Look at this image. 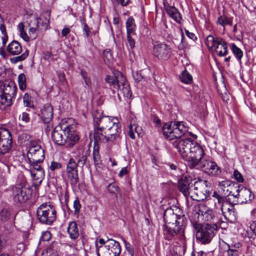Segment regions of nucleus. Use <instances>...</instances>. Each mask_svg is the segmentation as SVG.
<instances>
[{"mask_svg": "<svg viewBox=\"0 0 256 256\" xmlns=\"http://www.w3.org/2000/svg\"><path fill=\"white\" fill-rule=\"evenodd\" d=\"M93 118L95 144L112 142L120 138L121 126L117 118L100 115L97 116L95 114Z\"/></svg>", "mask_w": 256, "mask_h": 256, "instance_id": "1", "label": "nucleus"}, {"mask_svg": "<svg viewBox=\"0 0 256 256\" xmlns=\"http://www.w3.org/2000/svg\"><path fill=\"white\" fill-rule=\"evenodd\" d=\"M180 210L176 206L167 208L164 214V222L170 226H166L164 229L166 240H170L175 236L178 235L180 238L184 236L186 222L184 216L178 214Z\"/></svg>", "mask_w": 256, "mask_h": 256, "instance_id": "2", "label": "nucleus"}, {"mask_svg": "<svg viewBox=\"0 0 256 256\" xmlns=\"http://www.w3.org/2000/svg\"><path fill=\"white\" fill-rule=\"evenodd\" d=\"M51 138L55 144L66 146L68 148H72L80 140V136L76 131V126L64 122L60 123L54 128L51 134Z\"/></svg>", "mask_w": 256, "mask_h": 256, "instance_id": "3", "label": "nucleus"}, {"mask_svg": "<svg viewBox=\"0 0 256 256\" xmlns=\"http://www.w3.org/2000/svg\"><path fill=\"white\" fill-rule=\"evenodd\" d=\"M162 131L166 138L178 140L186 134L188 128L183 122H170L164 124Z\"/></svg>", "mask_w": 256, "mask_h": 256, "instance_id": "4", "label": "nucleus"}, {"mask_svg": "<svg viewBox=\"0 0 256 256\" xmlns=\"http://www.w3.org/2000/svg\"><path fill=\"white\" fill-rule=\"evenodd\" d=\"M36 217L40 223L51 225L56 220V210L50 202L43 203L37 208Z\"/></svg>", "mask_w": 256, "mask_h": 256, "instance_id": "5", "label": "nucleus"}, {"mask_svg": "<svg viewBox=\"0 0 256 256\" xmlns=\"http://www.w3.org/2000/svg\"><path fill=\"white\" fill-rule=\"evenodd\" d=\"M225 184L230 186L231 188H233L234 190H231L228 194L237 198L236 202L238 203H248L254 198V195L252 194L251 191L243 186L238 184L231 185L230 182L228 181L224 182L222 186H224Z\"/></svg>", "mask_w": 256, "mask_h": 256, "instance_id": "6", "label": "nucleus"}, {"mask_svg": "<svg viewBox=\"0 0 256 256\" xmlns=\"http://www.w3.org/2000/svg\"><path fill=\"white\" fill-rule=\"evenodd\" d=\"M97 256H120L121 247L120 243L112 239L108 238L106 244L104 246H98L96 242Z\"/></svg>", "mask_w": 256, "mask_h": 256, "instance_id": "7", "label": "nucleus"}, {"mask_svg": "<svg viewBox=\"0 0 256 256\" xmlns=\"http://www.w3.org/2000/svg\"><path fill=\"white\" fill-rule=\"evenodd\" d=\"M210 184L207 180H202L194 182L191 198L198 202L202 201L210 196Z\"/></svg>", "mask_w": 256, "mask_h": 256, "instance_id": "8", "label": "nucleus"}, {"mask_svg": "<svg viewBox=\"0 0 256 256\" xmlns=\"http://www.w3.org/2000/svg\"><path fill=\"white\" fill-rule=\"evenodd\" d=\"M189 152L190 153L185 160L189 162L191 168H194L198 166L200 162L202 160L204 154V150L199 144L194 142Z\"/></svg>", "mask_w": 256, "mask_h": 256, "instance_id": "9", "label": "nucleus"}, {"mask_svg": "<svg viewBox=\"0 0 256 256\" xmlns=\"http://www.w3.org/2000/svg\"><path fill=\"white\" fill-rule=\"evenodd\" d=\"M218 226L215 224H204L200 232H197L196 238L202 244H208L214 236V232L216 230Z\"/></svg>", "mask_w": 256, "mask_h": 256, "instance_id": "10", "label": "nucleus"}, {"mask_svg": "<svg viewBox=\"0 0 256 256\" xmlns=\"http://www.w3.org/2000/svg\"><path fill=\"white\" fill-rule=\"evenodd\" d=\"M12 144V136L10 131L6 128H0V158L8 153Z\"/></svg>", "mask_w": 256, "mask_h": 256, "instance_id": "11", "label": "nucleus"}, {"mask_svg": "<svg viewBox=\"0 0 256 256\" xmlns=\"http://www.w3.org/2000/svg\"><path fill=\"white\" fill-rule=\"evenodd\" d=\"M198 166L208 176H218L221 174V170L216 164L210 160H202Z\"/></svg>", "mask_w": 256, "mask_h": 256, "instance_id": "12", "label": "nucleus"}, {"mask_svg": "<svg viewBox=\"0 0 256 256\" xmlns=\"http://www.w3.org/2000/svg\"><path fill=\"white\" fill-rule=\"evenodd\" d=\"M195 141L190 138L178 139L173 142V146L177 149L184 158H186L190 153L193 142Z\"/></svg>", "mask_w": 256, "mask_h": 256, "instance_id": "13", "label": "nucleus"}, {"mask_svg": "<svg viewBox=\"0 0 256 256\" xmlns=\"http://www.w3.org/2000/svg\"><path fill=\"white\" fill-rule=\"evenodd\" d=\"M30 190L21 186L16 184L12 188V194L14 200L20 203L26 202L30 198Z\"/></svg>", "mask_w": 256, "mask_h": 256, "instance_id": "14", "label": "nucleus"}, {"mask_svg": "<svg viewBox=\"0 0 256 256\" xmlns=\"http://www.w3.org/2000/svg\"><path fill=\"white\" fill-rule=\"evenodd\" d=\"M27 156L29 162H42L44 158V150L39 144L32 146L29 148Z\"/></svg>", "mask_w": 256, "mask_h": 256, "instance_id": "15", "label": "nucleus"}, {"mask_svg": "<svg viewBox=\"0 0 256 256\" xmlns=\"http://www.w3.org/2000/svg\"><path fill=\"white\" fill-rule=\"evenodd\" d=\"M194 186V182L190 176H185L178 182V190L186 197L191 198Z\"/></svg>", "mask_w": 256, "mask_h": 256, "instance_id": "16", "label": "nucleus"}, {"mask_svg": "<svg viewBox=\"0 0 256 256\" xmlns=\"http://www.w3.org/2000/svg\"><path fill=\"white\" fill-rule=\"evenodd\" d=\"M171 52V48L169 46L166 44H155L154 46V54L159 60H168L170 57Z\"/></svg>", "mask_w": 256, "mask_h": 256, "instance_id": "17", "label": "nucleus"}, {"mask_svg": "<svg viewBox=\"0 0 256 256\" xmlns=\"http://www.w3.org/2000/svg\"><path fill=\"white\" fill-rule=\"evenodd\" d=\"M125 77L119 72L116 73V75H108L105 78V82L108 84L110 88L112 87L116 90L120 88V85L123 83Z\"/></svg>", "mask_w": 256, "mask_h": 256, "instance_id": "18", "label": "nucleus"}, {"mask_svg": "<svg viewBox=\"0 0 256 256\" xmlns=\"http://www.w3.org/2000/svg\"><path fill=\"white\" fill-rule=\"evenodd\" d=\"M0 90H2L8 98L12 100V98L16 95L17 88L13 82H5Z\"/></svg>", "mask_w": 256, "mask_h": 256, "instance_id": "19", "label": "nucleus"}, {"mask_svg": "<svg viewBox=\"0 0 256 256\" xmlns=\"http://www.w3.org/2000/svg\"><path fill=\"white\" fill-rule=\"evenodd\" d=\"M40 117L44 124H50L53 117V107L50 104L44 105L41 110Z\"/></svg>", "mask_w": 256, "mask_h": 256, "instance_id": "20", "label": "nucleus"}, {"mask_svg": "<svg viewBox=\"0 0 256 256\" xmlns=\"http://www.w3.org/2000/svg\"><path fill=\"white\" fill-rule=\"evenodd\" d=\"M164 9L168 15L176 22L180 24L182 19V16L178 10L174 6H170L168 4L164 2Z\"/></svg>", "mask_w": 256, "mask_h": 256, "instance_id": "21", "label": "nucleus"}, {"mask_svg": "<svg viewBox=\"0 0 256 256\" xmlns=\"http://www.w3.org/2000/svg\"><path fill=\"white\" fill-rule=\"evenodd\" d=\"M214 48L219 56H224L228 54L226 42L222 38H216V44Z\"/></svg>", "mask_w": 256, "mask_h": 256, "instance_id": "22", "label": "nucleus"}, {"mask_svg": "<svg viewBox=\"0 0 256 256\" xmlns=\"http://www.w3.org/2000/svg\"><path fill=\"white\" fill-rule=\"evenodd\" d=\"M117 90H118V96L122 94L124 97L129 98H130L132 96L130 86L127 82L126 78L124 82L120 84V88H117Z\"/></svg>", "mask_w": 256, "mask_h": 256, "instance_id": "23", "label": "nucleus"}, {"mask_svg": "<svg viewBox=\"0 0 256 256\" xmlns=\"http://www.w3.org/2000/svg\"><path fill=\"white\" fill-rule=\"evenodd\" d=\"M220 206L222 213L226 218L228 217V218L234 215V208L233 204L224 202Z\"/></svg>", "mask_w": 256, "mask_h": 256, "instance_id": "24", "label": "nucleus"}, {"mask_svg": "<svg viewBox=\"0 0 256 256\" xmlns=\"http://www.w3.org/2000/svg\"><path fill=\"white\" fill-rule=\"evenodd\" d=\"M67 231L72 239L76 240L79 236V231L78 228V224L75 222H69Z\"/></svg>", "mask_w": 256, "mask_h": 256, "instance_id": "25", "label": "nucleus"}, {"mask_svg": "<svg viewBox=\"0 0 256 256\" xmlns=\"http://www.w3.org/2000/svg\"><path fill=\"white\" fill-rule=\"evenodd\" d=\"M7 50L12 55H17L21 52L22 48L17 41L14 40L8 45Z\"/></svg>", "mask_w": 256, "mask_h": 256, "instance_id": "26", "label": "nucleus"}, {"mask_svg": "<svg viewBox=\"0 0 256 256\" xmlns=\"http://www.w3.org/2000/svg\"><path fill=\"white\" fill-rule=\"evenodd\" d=\"M30 172L33 180L36 182V185L40 184L44 178V172L41 170L36 172L34 170H30Z\"/></svg>", "mask_w": 256, "mask_h": 256, "instance_id": "27", "label": "nucleus"}, {"mask_svg": "<svg viewBox=\"0 0 256 256\" xmlns=\"http://www.w3.org/2000/svg\"><path fill=\"white\" fill-rule=\"evenodd\" d=\"M232 20L233 18L232 17H228L225 14H222L218 18L216 21V24L222 26L224 30L225 26L226 25H228L230 26H232Z\"/></svg>", "mask_w": 256, "mask_h": 256, "instance_id": "28", "label": "nucleus"}, {"mask_svg": "<svg viewBox=\"0 0 256 256\" xmlns=\"http://www.w3.org/2000/svg\"><path fill=\"white\" fill-rule=\"evenodd\" d=\"M12 104V100L8 98V96L4 95L2 90H0V108L4 109Z\"/></svg>", "mask_w": 256, "mask_h": 256, "instance_id": "29", "label": "nucleus"}, {"mask_svg": "<svg viewBox=\"0 0 256 256\" xmlns=\"http://www.w3.org/2000/svg\"><path fill=\"white\" fill-rule=\"evenodd\" d=\"M102 58L105 64L108 66H110L114 61V57L110 49L104 50Z\"/></svg>", "mask_w": 256, "mask_h": 256, "instance_id": "30", "label": "nucleus"}, {"mask_svg": "<svg viewBox=\"0 0 256 256\" xmlns=\"http://www.w3.org/2000/svg\"><path fill=\"white\" fill-rule=\"evenodd\" d=\"M229 46L236 58L240 62L241 59L243 56L242 51L234 43L229 44Z\"/></svg>", "mask_w": 256, "mask_h": 256, "instance_id": "31", "label": "nucleus"}, {"mask_svg": "<svg viewBox=\"0 0 256 256\" xmlns=\"http://www.w3.org/2000/svg\"><path fill=\"white\" fill-rule=\"evenodd\" d=\"M78 167L76 160L70 158L67 164L66 172H78Z\"/></svg>", "mask_w": 256, "mask_h": 256, "instance_id": "32", "label": "nucleus"}, {"mask_svg": "<svg viewBox=\"0 0 256 256\" xmlns=\"http://www.w3.org/2000/svg\"><path fill=\"white\" fill-rule=\"evenodd\" d=\"M179 78L182 82L186 84H190L192 82V76L186 70L182 72Z\"/></svg>", "mask_w": 256, "mask_h": 256, "instance_id": "33", "label": "nucleus"}, {"mask_svg": "<svg viewBox=\"0 0 256 256\" xmlns=\"http://www.w3.org/2000/svg\"><path fill=\"white\" fill-rule=\"evenodd\" d=\"M126 34H132L134 32L136 24L132 16H130L126 22Z\"/></svg>", "mask_w": 256, "mask_h": 256, "instance_id": "34", "label": "nucleus"}, {"mask_svg": "<svg viewBox=\"0 0 256 256\" xmlns=\"http://www.w3.org/2000/svg\"><path fill=\"white\" fill-rule=\"evenodd\" d=\"M11 213L8 208L4 207L0 210V220L2 222L8 221L10 218Z\"/></svg>", "mask_w": 256, "mask_h": 256, "instance_id": "35", "label": "nucleus"}, {"mask_svg": "<svg viewBox=\"0 0 256 256\" xmlns=\"http://www.w3.org/2000/svg\"><path fill=\"white\" fill-rule=\"evenodd\" d=\"M68 180L72 186H76L79 181L78 172H66Z\"/></svg>", "mask_w": 256, "mask_h": 256, "instance_id": "36", "label": "nucleus"}, {"mask_svg": "<svg viewBox=\"0 0 256 256\" xmlns=\"http://www.w3.org/2000/svg\"><path fill=\"white\" fill-rule=\"evenodd\" d=\"M94 148L93 152H92V156H93V160L94 163L95 165H98L101 164L102 160L100 158V156L99 153L98 151V148L97 146L96 148V144H98V143H94Z\"/></svg>", "mask_w": 256, "mask_h": 256, "instance_id": "37", "label": "nucleus"}, {"mask_svg": "<svg viewBox=\"0 0 256 256\" xmlns=\"http://www.w3.org/2000/svg\"><path fill=\"white\" fill-rule=\"evenodd\" d=\"M62 164L60 162L52 161L49 166V174L52 177L54 176V172L56 170H60L62 168Z\"/></svg>", "mask_w": 256, "mask_h": 256, "instance_id": "38", "label": "nucleus"}, {"mask_svg": "<svg viewBox=\"0 0 256 256\" xmlns=\"http://www.w3.org/2000/svg\"><path fill=\"white\" fill-rule=\"evenodd\" d=\"M106 189L110 194H114L116 196L118 197L116 192H118L120 190V188L114 182L110 183L107 186Z\"/></svg>", "mask_w": 256, "mask_h": 256, "instance_id": "39", "label": "nucleus"}, {"mask_svg": "<svg viewBox=\"0 0 256 256\" xmlns=\"http://www.w3.org/2000/svg\"><path fill=\"white\" fill-rule=\"evenodd\" d=\"M18 82L20 88L24 90L26 88V78L24 74H20L18 76Z\"/></svg>", "mask_w": 256, "mask_h": 256, "instance_id": "40", "label": "nucleus"}, {"mask_svg": "<svg viewBox=\"0 0 256 256\" xmlns=\"http://www.w3.org/2000/svg\"><path fill=\"white\" fill-rule=\"evenodd\" d=\"M89 153L88 151H86L84 155L78 158V161H76L78 166L83 167L86 164Z\"/></svg>", "mask_w": 256, "mask_h": 256, "instance_id": "41", "label": "nucleus"}, {"mask_svg": "<svg viewBox=\"0 0 256 256\" xmlns=\"http://www.w3.org/2000/svg\"><path fill=\"white\" fill-rule=\"evenodd\" d=\"M216 38L215 39L212 35H208L205 41V44L208 48H214L216 44Z\"/></svg>", "mask_w": 256, "mask_h": 256, "instance_id": "42", "label": "nucleus"}, {"mask_svg": "<svg viewBox=\"0 0 256 256\" xmlns=\"http://www.w3.org/2000/svg\"><path fill=\"white\" fill-rule=\"evenodd\" d=\"M204 216L205 221L209 222H214V214L212 210H207L204 214L202 213Z\"/></svg>", "mask_w": 256, "mask_h": 256, "instance_id": "43", "label": "nucleus"}, {"mask_svg": "<svg viewBox=\"0 0 256 256\" xmlns=\"http://www.w3.org/2000/svg\"><path fill=\"white\" fill-rule=\"evenodd\" d=\"M38 18L35 16H32L27 20V24L29 27L38 28Z\"/></svg>", "mask_w": 256, "mask_h": 256, "instance_id": "44", "label": "nucleus"}, {"mask_svg": "<svg viewBox=\"0 0 256 256\" xmlns=\"http://www.w3.org/2000/svg\"><path fill=\"white\" fill-rule=\"evenodd\" d=\"M28 56V50H26L22 55L14 57L11 59V60L14 63H16L18 62H21L25 60Z\"/></svg>", "mask_w": 256, "mask_h": 256, "instance_id": "45", "label": "nucleus"}, {"mask_svg": "<svg viewBox=\"0 0 256 256\" xmlns=\"http://www.w3.org/2000/svg\"><path fill=\"white\" fill-rule=\"evenodd\" d=\"M23 102L24 104L28 107H32L33 106L32 102L31 100V97L28 93H26L23 97Z\"/></svg>", "mask_w": 256, "mask_h": 256, "instance_id": "46", "label": "nucleus"}, {"mask_svg": "<svg viewBox=\"0 0 256 256\" xmlns=\"http://www.w3.org/2000/svg\"><path fill=\"white\" fill-rule=\"evenodd\" d=\"M123 242L124 244L126 249L128 252V254L130 255V256H134V250L132 246L130 243L126 242L124 239H123Z\"/></svg>", "mask_w": 256, "mask_h": 256, "instance_id": "47", "label": "nucleus"}, {"mask_svg": "<svg viewBox=\"0 0 256 256\" xmlns=\"http://www.w3.org/2000/svg\"><path fill=\"white\" fill-rule=\"evenodd\" d=\"M30 163V170H34V172L44 171L40 165L38 164L40 162H29Z\"/></svg>", "mask_w": 256, "mask_h": 256, "instance_id": "48", "label": "nucleus"}, {"mask_svg": "<svg viewBox=\"0 0 256 256\" xmlns=\"http://www.w3.org/2000/svg\"><path fill=\"white\" fill-rule=\"evenodd\" d=\"M74 213L76 215H78L81 208V204L79 200L77 198L74 202Z\"/></svg>", "mask_w": 256, "mask_h": 256, "instance_id": "49", "label": "nucleus"}, {"mask_svg": "<svg viewBox=\"0 0 256 256\" xmlns=\"http://www.w3.org/2000/svg\"><path fill=\"white\" fill-rule=\"evenodd\" d=\"M135 130L137 133L138 132L137 130V126L135 124L132 125L131 124L130 126V130L128 132V136L132 139L134 140L135 138L134 134V130Z\"/></svg>", "mask_w": 256, "mask_h": 256, "instance_id": "50", "label": "nucleus"}, {"mask_svg": "<svg viewBox=\"0 0 256 256\" xmlns=\"http://www.w3.org/2000/svg\"><path fill=\"white\" fill-rule=\"evenodd\" d=\"M220 204V206L224 202V198L222 196H220L216 192H214L212 196Z\"/></svg>", "mask_w": 256, "mask_h": 256, "instance_id": "51", "label": "nucleus"}, {"mask_svg": "<svg viewBox=\"0 0 256 256\" xmlns=\"http://www.w3.org/2000/svg\"><path fill=\"white\" fill-rule=\"evenodd\" d=\"M128 42L130 49H133L135 47V41L131 36V34H126Z\"/></svg>", "mask_w": 256, "mask_h": 256, "instance_id": "52", "label": "nucleus"}, {"mask_svg": "<svg viewBox=\"0 0 256 256\" xmlns=\"http://www.w3.org/2000/svg\"><path fill=\"white\" fill-rule=\"evenodd\" d=\"M234 178L238 182H244V178H242V174L238 170H234Z\"/></svg>", "mask_w": 256, "mask_h": 256, "instance_id": "53", "label": "nucleus"}, {"mask_svg": "<svg viewBox=\"0 0 256 256\" xmlns=\"http://www.w3.org/2000/svg\"><path fill=\"white\" fill-rule=\"evenodd\" d=\"M228 256H238L240 252L238 250L230 249L228 248L226 250Z\"/></svg>", "mask_w": 256, "mask_h": 256, "instance_id": "54", "label": "nucleus"}, {"mask_svg": "<svg viewBox=\"0 0 256 256\" xmlns=\"http://www.w3.org/2000/svg\"><path fill=\"white\" fill-rule=\"evenodd\" d=\"M51 238V233L48 231H46L42 233L41 236V240L43 241H48Z\"/></svg>", "mask_w": 256, "mask_h": 256, "instance_id": "55", "label": "nucleus"}, {"mask_svg": "<svg viewBox=\"0 0 256 256\" xmlns=\"http://www.w3.org/2000/svg\"><path fill=\"white\" fill-rule=\"evenodd\" d=\"M228 248L230 249L238 250L242 246L241 243L238 242L235 244L232 243L231 244H226Z\"/></svg>", "mask_w": 256, "mask_h": 256, "instance_id": "56", "label": "nucleus"}, {"mask_svg": "<svg viewBox=\"0 0 256 256\" xmlns=\"http://www.w3.org/2000/svg\"><path fill=\"white\" fill-rule=\"evenodd\" d=\"M44 14L48 16V18H45V22H43L44 28H46L50 23V12L48 11H46L44 12Z\"/></svg>", "mask_w": 256, "mask_h": 256, "instance_id": "57", "label": "nucleus"}, {"mask_svg": "<svg viewBox=\"0 0 256 256\" xmlns=\"http://www.w3.org/2000/svg\"><path fill=\"white\" fill-rule=\"evenodd\" d=\"M133 77L136 82H139L142 79V76L141 73L138 72H136L133 73Z\"/></svg>", "mask_w": 256, "mask_h": 256, "instance_id": "58", "label": "nucleus"}, {"mask_svg": "<svg viewBox=\"0 0 256 256\" xmlns=\"http://www.w3.org/2000/svg\"><path fill=\"white\" fill-rule=\"evenodd\" d=\"M82 31L84 34L88 38L90 36V30L88 25L86 23H84V26L82 28Z\"/></svg>", "mask_w": 256, "mask_h": 256, "instance_id": "59", "label": "nucleus"}, {"mask_svg": "<svg viewBox=\"0 0 256 256\" xmlns=\"http://www.w3.org/2000/svg\"><path fill=\"white\" fill-rule=\"evenodd\" d=\"M185 32H186V36L188 38H189L190 39H192V40H193L194 41L196 40L197 38H196V35L194 33L190 32L187 30H185Z\"/></svg>", "mask_w": 256, "mask_h": 256, "instance_id": "60", "label": "nucleus"}, {"mask_svg": "<svg viewBox=\"0 0 256 256\" xmlns=\"http://www.w3.org/2000/svg\"><path fill=\"white\" fill-rule=\"evenodd\" d=\"M128 172L127 167L122 168L118 174V176L122 178L124 175L127 174Z\"/></svg>", "mask_w": 256, "mask_h": 256, "instance_id": "61", "label": "nucleus"}, {"mask_svg": "<svg viewBox=\"0 0 256 256\" xmlns=\"http://www.w3.org/2000/svg\"><path fill=\"white\" fill-rule=\"evenodd\" d=\"M37 29L38 28L30 27L28 33L30 37L34 38L36 36Z\"/></svg>", "mask_w": 256, "mask_h": 256, "instance_id": "62", "label": "nucleus"}, {"mask_svg": "<svg viewBox=\"0 0 256 256\" xmlns=\"http://www.w3.org/2000/svg\"><path fill=\"white\" fill-rule=\"evenodd\" d=\"M70 32V30L69 28L65 26L62 30V35L64 37H66V36Z\"/></svg>", "mask_w": 256, "mask_h": 256, "instance_id": "63", "label": "nucleus"}, {"mask_svg": "<svg viewBox=\"0 0 256 256\" xmlns=\"http://www.w3.org/2000/svg\"><path fill=\"white\" fill-rule=\"evenodd\" d=\"M250 228L256 236V221L253 222L250 225Z\"/></svg>", "mask_w": 256, "mask_h": 256, "instance_id": "64", "label": "nucleus"}]
</instances>
